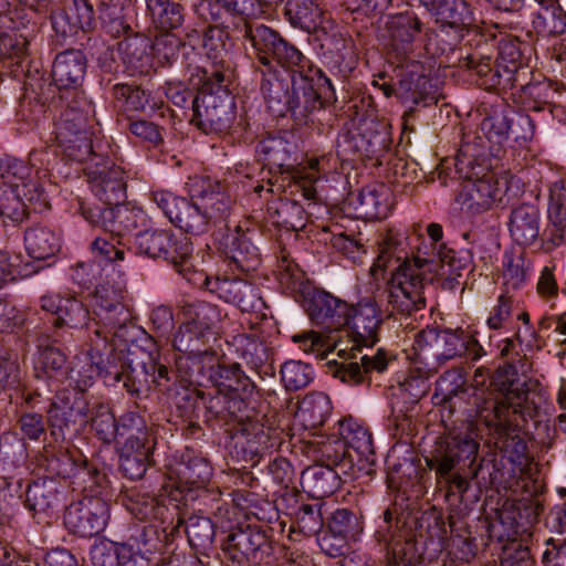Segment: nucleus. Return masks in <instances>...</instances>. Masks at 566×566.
Masks as SVG:
<instances>
[{
	"label": "nucleus",
	"instance_id": "nucleus-36",
	"mask_svg": "<svg viewBox=\"0 0 566 566\" xmlns=\"http://www.w3.org/2000/svg\"><path fill=\"white\" fill-rule=\"evenodd\" d=\"M24 244L29 255L36 260L54 256L61 249L60 237L51 228L42 224L25 230Z\"/></svg>",
	"mask_w": 566,
	"mask_h": 566
},
{
	"label": "nucleus",
	"instance_id": "nucleus-1",
	"mask_svg": "<svg viewBox=\"0 0 566 566\" xmlns=\"http://www.w3.org/2000/svg\"><path fill=\"white\" fill-rule=\"evenodd\" d=\"M243 36L250 42V55L263 65L270 57L291 73V93L287 95L286 109L295 120L306 124L310 116L323 107L321 94L315 90V80L322 81L332 92L334 87L328 77L295 45L287 42L276 30L268 25H245Z\"/></svg>",
	"mask_w": 566,
	"mask_h": 566
},
{
	"label": "nucleus",
	"instance_id": "nucleus-6",
	"mask_svg": "<svg viewBox=\"0 0 566 566\" xmlns=\"http://www.w3.org/2000/svg\"><path fill=\"white\" fill-rule=\"evenodd\" d=\"M137 253L148 258H164L187 280L192 271V244L187 237L176 238L170 230L148 229L135 237Z\"/></svg>",
	"mask_w": 566,
	"mask_h": 566
},
{
	"label": "nucleus",
	"instance_id": "nucleus-59",
	"mask_svg": "<svg viewBox=\"0 0 566 566\" xmlns=\"http://www.w3.org/2000/svg\"><path fill=\"white\" fill-rule=\"evenodd\" d=\"M548 217L560 237H566V181L551 188Z\"/></svg>",
	"mask_w": 566,
	"mask_h": 566
},
{
	"label": "nucleus",
	"instance_id": "nucleus-32",
	"mask_svg": "<svg viewBox=\"0 0 566 566\" xmlns=\"http://www.w3.org/2000/svg\"><path fill=\"white\" fill-rule=\"evenodd\" d=\"M301 485L312 497L324 499L338 489L339 478L329 464H315L302 472Z\"/></svg>",
	"mask_w": 566,
	"mask_h": 566
},
{
	"label": "nucleus",
	"instance_id": "nucleus-14",
	"mask_svg": "<svg viewBox=\"0 0 566 566\" xmlns=\"http://www.w3.org/2000/svg\"><path fill=\"white\" fill-rule=\"evenodd\" d=\"M382 323L380 311L371 298H364L355 305L349 304L346 326L349 327L356 347H373L378 340Z\"/></svg>",
	"mask_w": 566,
	"mask_h": 566
},
{
	"label": "nucleus",
	"instance_id": "nucleus-49",
	"mask_svg": "<svg viewBox=\"0 0 566 566\" xmlns=\"http://www.w3.org/2000/svg\"><path fill=\"white\" fill-rule=\"evenodd\" d=\"M147 10L161 29H176L181 25L184 15L181 7L169 0H145Z\"/></svg>",
	"mask_w": 566,
	"mask_h": 566
},
{
	"label": "nucleus",
	"instance_id": "nucleus-10",
	"mask_svg": "<svg viewBox=\"0 0 566 566\" xmlns=\"http://www.w3.org/2000/svg\"><path fill=\"white\" fill-rule=\"evenodd\" d=\"M422 31V22L415 12L406 11L388 15L380 31V39L399 61L412 51Z\"/></svg>",
	"mask_w": 566,
	"mask_h": 566
},
{
	"label": "nucleus",
	"instance_id": "nucleus-42",
	"mask_svg": "<svg viewBox=\"0 0 566 566\" xmlns=\"http://www.w3.org/2000/svg\"><path fill=\"white\" fill-rule=\"evenodd\" d=\"M398 76L399 82L396 87V96L402 103L419 105L426 102L430 87L427 76L415 71H400Z\"/></svg>",
	"mask_w": 566,
	"mask_h": 566
},
{
	"label": "nucleus",
	"instance_id": "nucleus-7",
	"mask_svg": "<svg viewBox=\"0 0 566 566\" xmlns=\"http://www.w3.org/2000/svg\"><path fill=\"white\" fill-rule=\"evenodd\" d=\"M235 118V104L226 92L218 94L203 87L192 99L190 123L205 134L227 135Z\"/></svg>",
	"mask_w": 566,
	"mask_h": 566
},
{
	"label": "nucleus",
	"instance_id": "nucleus-55",
	"mask_svg": "<svg viewBox=\"0 0 566 566\" xmlns=\"http://www.w3.org/2000/svg\"><path fill=\"white\" fill-rule=\"evenodd\" d=\"M264 416L254 410H250L243 419H241L234 429L237 432L244 436L248 442H253L259 446H266L270 434V427L263 422Z\"/></svg>",
	"mask_w": 566,
	"mask_h": 566
},
{
	"label": "nucleus",
	"instance_id": "nucleus-21",
	"mask_svg": "<svg viewBox=\"0 0 566 566\" xmlns=\"http://www.w3.org/2000/svg\"><path fill=\"white\" fill-rule=\"evenodd\" d=\"M52 80L63 93L78 92L86 73V57L80 50H65L55 56L52 65Z\"/></svg>",
	"mask_w": 566,
	"mask_h": 566
},
{
	"label": "nucleus",
	"instance_id": "nucleus-27",
	"mask_svg": "<svg viewBox=\"0 0 566 566\" xmlns=\"http://www.w3.org/2000/svg\"><path fill=\"white\" fill-rule=\"evenodd\" d=\"M90 349L86 358L90 360L84 365L78 360L67 373V377L76 385L78 390L84 391L92 385L94 375L103 368V356L108 349L107 337L102 335L99 329H94L93 336L88 338Z\"/></svg>",
	"mask_w": 566,
	"mask_h": 566
},
{
	"label": "nucleus",
	"instance_id": "nucleus-40",
	"mask_svg": "<svg viewBox=\"0 0 566 566\" xmlns=\"http://www.w3.org/2000/svg\"><path fill=\"white\" fill-rule=\"evenodd\" d=\"M177 473L180 484L188 489H202L209 482L212 469L205 458L187 451L182 454Z\"/></svg>",
	"mask_w": 566,
	"mask_h": 566
},
{
	"label": "nucleus",
	"instance_id": "nucleus-48",
	"mask_svg": "<svg viewBox=\"0 0 566 566\" xmlns=\"http://www.w3.org/2000/svg\"><path fill=\"white\" fill-rule=\"evenodd\" d=\"M532 264L527 261L523 253L505 254L503 262V285L504 293L521 289L528 276Z\"/></svg>",
	"mask_w": 566,
	"mask_h": 566
},
{
	"label": "nucleus",
	"instance_id": "nucleus-45",
	"mask_svg": "<svg viewBox=\"0 0 566 566\" xmlns=\"http://www.w3.org/2000/svg\"><path fill=\"white\" fill-rule=\"evenodd\" d=\"M127 510L139 521H164L167 507L155 495L132 492L126 503Z\"/></svg>",
	"mask_w": 566,
	"mask_h": 566
},
{
	"label": "nucleus",
	"instance_id": "nucleus-3",
	"mask_svg": "<svg viewBox=\"0 0 566 566\" xmlns=\"http://www.w3.org/2000/svg\"><path fill=\"white\" fill-rule=\"evenodd\" d=\"M518 363L520 367L509 361L496 369L491 381L496 394L476 403V417L481 423L494 424L499 419H506L507 422L515 424L522 415H533V403L528 398L526 382L518 376L520 371H527L530 364L525 358Z\"/></svg>",
	"mask_w": 566,
	"mask_h": 566
},
{
	"label": "nucleus",
	"instance_id": "nucleus-24",
	"mask_svg": "<svg viewBox=\"0 0 566 566\" xmlns=\"http://www.w3.org/2000/svg\"><path fill=\"white\" fill-rule=\"evenodd\" d=\"M93 321L101 326L96 329H99L102 335L108 338V335L112 334L123 343H134L139 332L134 322L133 313L125 303L107 311H101L99 314L93 316Z\"/></svg>",
	"mask_w": 566,
	"mask_h": 566
},
{
	"label": "nucleus",
	"instance_id": "nucleus-23",
	"mask_svg": "<svg viewBox=\"0 0 566 566\" xmlns=\"http://www.w3.org/2000/svg\"><path fill=\"white\" fill-rule=\"evenodd\" d=\"M285 14L292 25L308 33L332 28V17L322 8L319 0H287Z\"/></svg>",
	"mask_w": 566,
	"mask_h": 566
},
{
	"label": "nucleus",
	"instance_id": "nucleus-56",
	"mask_svg": "<svg viewBox=\"0 0 566 566\" xmlns=\"http://www.w3.org/2000/svg\"><path fill=\"white\" fill-rule=\"evenodd\" d=\"M126 291L118 285L104 282L97 285L91 297V306L93 316L99 314L101 311H107L111 307L125 303Z\"/></svg>",
	"mask_w": 566,
	"mask_h": 566
},
{
	"label": "nucleus",
	"instance_id": "nucleus-38",
	"mask_svg": "<svg viewBox=\"0 0 566 566\" xmlns=\"http://www.w3.org/2000/svg\"><path fill=\"white\" fill-rule=\"evenodd\" d=\"M59 504V492L53 481H34L25 493V506L33 517L48 516Z\"/></svg>",
	"mask_w": 566,
	"mask_h": 566
},
{
	"label": "nucleus",
	"instance_id": "nucleus-60",
	"mask_svg": "<svg viewBox=\"0 0 566 566\" xmlns=\"http://www.w3.org/2000/svg\"><path fill=\"white\" fill-rule=\"evenodd\" d=\"M25 217V205L20 193L13 189L0 186V226L7 220L20 222Z\"/></svg>",
	"mask_w": 566,
	"mask_h": 566
},
{
	"label": "nucleus",
	"instance_id": "nucleus-33",
	"mask_svg": "<svg viewBox=\"0 0 566 566\" xmlns=\"http://www.w3.org/2000/svg\"><path fill=\"white\" fill-rule=\"evenodd\" d=\"M509 226L516 243L530 245L539 233V212L532 205H521L512 210Z\"/></svg>",
	"mask_w": 566,
	"mask_h": 566
},
{
	"label": "nucleus",
	"instance_id": "nucleus-28",
	"mask_svg": "<svg viewBox=\"0 0 566 566\" xmlns=\"http://www.w3.org/2000/svg\"><path fill=\"white\" fill-rule=\"evenodd\" d=\"M268 543L266 535L258 527L248 526L232 531L223 543V552L232 562L241 564L244 559L254 557Z\"/></svg>",
	"mask_w": 566,
	"mask_h": 566
},
{
	"label": "nucleus",
	"instance_id": "nucleus-4",
	"mask_svg": "<svg viewBox=\"0 0 566 566\" xmlns=\"http://www.w3.org/2000/svg\"><path fill=\"white\" fill-rule=\"evenodd\" d=\"M430 263L419 256L406 259L388 282L387 302L392 311L410 315L424 308V289L431 281Z\"/></svg>",
	"mask_w": 566,
	"mask_h": 566
},
{
	"label": "nucleus",
	"instance_id": "nucleus-57",
	"mask_svg": "<svg viewBox=\"0 0 566 566\" xmlns=\"http://www.w3.org/2000/svg\"><path fill=\"white\" fill-rule=\"evenodd\" d=\"M64 18L70 24V31L88 30L94 21L93 7L87 0H66Z\"/></svg>",
	"mask_w": 566,
	"mask_h": 566
},
{
	"label": "nucleus",
	"instance_id": "nucleus-54",
	"mask_svg": "<svg viewBox=\"0 0 566 566\" xmlns=\"http://www.w3.org/2000/svg\"><path fill=\"white\" fill-rule=\"evenodd\" d=\"M90 312L84 304L74 295L64 297L62 308H60L59 317L54 319L55 327L67 326L70 328H80L87 324Z\"/></svg>",
	"mask_w": 566,
	"mask_h": 566
},
{
	"label": "nucleus",
	"instance_id": "nucleus-44",
	"mask_svg": "<svg viewBox=\"0 0 566 566\" xmlns=\"http://www.w3.org/2000/svg\"><path fill=\"white\" fill-rule=\"evenodd\" d=\"M387 198L388 191L385 185H369L364 187L356 196L355 208L365 218H382L386 214Z\"/></svg>",
	"mask_w": 566,
	"mask_h": 566
},
{
	"label": "nucleus",
	"instance_id": "nucleus-31",
	"mask_svg": "<svg viewBox=\"0 0 566 566\" xmlns=\"http://www.w3.org/2000/svg\"><path fill=\"white\" fill-rule=\"evenodd\" d=\"M332 401L322 391H313L303 397L298 402L295 417L307 430L322 427L332 413Z\"/></svg>",
	"mask_w": 566,
	"mask_h": 566
},
{
	"label": "nucleus",
	"instance_id": "nucleus-52",
	"mask_svg": "<svg viewBox=\"0 0 566 566\" xmlns=\"http://www.w3.org/2000/svg\"><path fill=\"white\" fill-rule=\"evenodd\" d=\"M202 48L213 64L223 66L228 57V33L218 25L209 27L203 33Z\"/></svg>",
	"mask_w": 566,
	"mask_h": 566
},
{
	"label": "nucleus",
	"instance_id": "nucleus-2",
	"mask_svg": "<svg viewBox=\"0 0 566 566\" xmlns=\"http://www.w3.org/2000/svg\"><path fill=\"white\" fill-rule=\"evenodd\" d=\"M479 449V442L468 433L448 434L424 458L426 465L434 472L437 485L446 489L448 495L463 497L469 491L470 480L482 469Z\"/></svg>",
	"mask_w": 566,
	"mask_h": 566
},
{
	"label": "nucleus",
	"instance_id": "nucleus-51",
	"mask_svg": "<svg viewBox=\"0 0 566 566\" xmlns=\"http://www.w3.org/2000/svg\"><path fill=\"white\" fill-rule=\"evenodd\" d=\"M189 544L197 549L208 548L214 538V526L209 517L191 515L185 522Z\"/></svg>",
	"mask_w": 566,
	"mask_h": 566
},
{
	"label": "nucleus",
	"instance_id": "nucleus-43",
	"mask_svg": "<svg viewBox=\"0 0 566 566\" xmlns=\"http://www.w3.org/2000/svg\"><path fill=\"white\" fill-rule=\"evenodd\" d=\"M170 222L192 234H200L209 229L208 219L205 217L198 198L196 202H190L184 198L177 211H174Z\"/></svg>",
	"mask_w": 566,
	"mask_h": 566
},
{
	"label": "nucleus",
	"instance_id": "nucleus-9",
	"mask_svg": "<svg viewBox=\"0 0 566 566\" xmlns=\"http://www.w3.org/2000/svg\"><path fill=\"white\" fill-rule=\"evenodd\" d=\"M109 517L108 504L102 497L87 496L71 503L64 513V525L80 537H93L104 531Z\"/></svg>",
	"mask_w": 566,
	"mask_h": 566
},
{
	"label": "nucleus",
	"instance_id": "nucleus-25",
	"mask_svg": "<svg viewBox=\"0 0 566 566\" xmlns=\"http://www.w3.org/2000/svg\"><path fill=\"white\" fill-rule=\"evenodd\" d=\"M91 188L103 207L119 203L126 199L125 171L116 165L95 169L91 174Z\"/></svg>",
	"mask_w": 566,
	"mask_h": 566
},
{
	"label": "nucleus",
	"instance_id": "nucleus-22",
	"mask_svg": "<svg viewBox=\"0 0 566 566\" xmlns=\"http://www.w3.org/2000/svg\"><path fill=\"white\" fill-rule=\"evenodd\" d=\"M200 6L202 9L208 11L211 20L218 23H224V19L227 17L241 18L244 23L240 28V33L243 39L245 50H249L248 44L250 45V42L243 36L244 27H256L258 24H251L247 22V20L259 18L265 11L261 10L258 0H203Z\"/></svg>",
	"mask_w": 566,
	"mask_h": 566
},
{
	"label": "nucleus",
	"instance_id": "nucleus-26",
	"mask_svg": "<svg viewBox=\"0 0 566 566\" xmlns=\"http://www.w3.org/2000/svg\"><path fill=\"white\" fill-rule=\"evenodd\" d=\"M262 69H259L262 74L261 81V93L266 102L268 108L276 116L285 114L286 101L289 95V88L291 84V75L282 77L281 72L276 69V59L270 57L269 65H263L256 61Z\"/></svg>",
	"mask_w": 566,
	"mask_h": 566
},
{
	"label": "nucleus",
	"instance_id": "nucleus-8",
	"mask_svg": "<svg viewBox=\"0 0 566 566\" xmlns=\"http://www.w3.org/2000/svg\"><path fill=\"white\" fill-rule=\"evenodd\" d=\"M187 281L195 286L205 287L227 303L234 304L243 312L256 311L261 303L258 290L248 281L238 277H210L203 272L192 270Z\"/></svg>",
	"mask_w": 566,
	"mask_h": 566
},
{
	"label": "nucleus",
	"instance_id": "nucleus-35",
	"mask_svg": "<svg viewBox=\"0 0 566 566\" xmlns=\"http://www.w3.org/2000/svg\"><path fill=\"white\" fill-rule=\"evenodd\" d=\"M209 338L202 332H198L189 326L186 322L178 328L172 339L174 348L187 355L189 358H198L213 363L216 355L208 347Z\"/></svg>",
	"mask_w": 566,
	"mask_h": 566
},
{
	"label": "nucleus",
	"instance_id": "nucleus-37",
	"mask_svg": "<svg viewBox=\"0 0 566 566\" xmlns=\"http://www.w3.org/2000/svg\"><path fill=\"white\" fill-rule=\"evenodd\" d=\"M464 66L475 72L480 86L485 90L513 87L510 83V71H503L501 64L493 65L490 56L470 55L463 61Z\"/></svg>",
	"mask_w": 566,
	"mask_h": 566
},
{
	"label": "nucleus",
	"instance_id": "nucleus-17",
	"mask_svg": "<svg viewBox=\"0 0 566 566\" xmlns=\"http://www.w3.org/2000/svg\"><path fill=\"white\" fill-rule=\"evenodd\" d=\"M34 27L29 25L17 12L0 15V54L21 61L30 54Z\"/></svg>",
	"mask_w": 566,
	"mask_h": 566
},
{
	"label": "nucleus",
	"instance_id": "nucleus-15",
	"mask_svg": "<svg viewBox=\"0 0 566 566\" xmlns=\"http://www.w3.org/2000/svg\"><path fill=\"white\" fill-rule=\"evenodd\" d=\"M464 179L458 201L463 209L472 213L490 209L504 193V185L494 174H486L478 179L465 176Z\"/></svg>",
	"mask_w": 566,
	"mask_h": 566
},
{
	"label": "nucleus",
	"instance_id": "nucleus-53",
	"mask_svg": "<svg viewBox=\"0 0 566 566\" xmlns=\"http://www.w3.org/2000/svg\"><path fill=\"white\" fill-rule=\"evenodd\" d=\"M30 176L31 168L22 160L9 156L0 157V178L2 180L0 186L13 189L15 193H19V186H25Z\"/></svg>",
	"mask_w": 566,
	"mask_h": 566
},
{
	"label": "nucleus",
	"instance_id": "nucleus-34",
	"mask_svg": "<svg viewBox=\"0 0 566 566\" xmlns=\"http://www.w3.org/2000/svg\"><path fill=\"white\" fill-rule=\"evenodd\" d=\"M200 207L208 219V227L219 224L227 220L231 211V198L226 193L220 184L207 182L198 196Z\"/></svg>",
	"mask_w": 566,
	"mask_h": 566
},
{
	"label": "nucleus",
	"instance_id": "nucleus-19",
	"mask_svg": "<svg viewBox=\"0 0 566 566\" xmlns=\"http://www.w3.org/2000/svg\"><path fill=\"white\" fill-rule=\"evenodd\" d=\"M60 106L62 111L55 124L57 140H69L72 134L90 130L88 117L92 106L81 92L61 94Z\"/></svg>",
	"mask_w": 566,
	"mask_h": 566
},
{
	"label": "nucleus",
	"instance_id": "nucleus-47",
	"mask_svg": "<svg viewBox=\"0 0 566 566\" xmlns=\"http://www.w3.org/2000/svg\"><path fill=\"white\" fill-rule=\"evenodd\" d=\"M339 436L345 443V448L353 449L357 454L367 458L374 453L371 433L357 421L353 419L340 421Z\"/></svg>",
	"mask_w": 566,
	"mask_h": 566
},
{
	"label": "nucleus",
	"instance_id": "nucleus-46",
	"mask_svg": "<svg viewBox=\"0 0 566 566\" xmlns=\"http://www.w3.org/2000/svg\"><path fill=\"white\" fill-rule=\"evenodd\" d=\"M430 13L452 28L470 27L474 22L472 10L465 0H442Z\"/></svg>",
	"mask_w": 566,
	"mask_h": 566
},
{
	"label": "nucleus",
	"instance_id": "nucleus-61",
	"mask_svg": "<svg viewBox=\"0 0 566 566\" xmlns=\"http://www.w3.org/2000/svg\"><path fill=\"white\" fill-rule=\"evenodd\" d=\"M292 340L298 344V347L308 354H314L322 359L326 358L336 344L327 337L315 331L302 332L292 336Z\"/></svg>",
	"mask_w": 566,
	"mask_h": 566
},
{
	"label": "nucleus",
	"instance_id": "nucleus-62",
	"mask_svg": "<svg viewBox=\"0 0 566 566\" xmlns=\"http://www.w3.org/2000/svg\"><path fill=\"white\" fill-rule=\"evenodd\" d=\"M308 444L314 449V452L317 453V457L325 459L331 467L332 464L338 465L347 452L342 437H317V439L310 441Z\"/></svg>",
	"mask_w": 566,
	"mask_h": 566
},
{
	"label": "nucleus",
	"instance_id": "nucleus-41",
	"mask_svg": "<svg viewBox=\"0 0 566 566\" xmlns=\"http://www.w3.org/2000/svg\"><path fill=\"white\" fill-rule=\"evenodd\" d=\"M88 422L95 437L105 444H111L117 436H122V418L117 421L107 405L95 403L90 409Z\"/></svg>",
	"mask_w": 566,
	"mask_h": 566
},
{
	"label": "nucleus",
	"instance_id": "nucleus-20",
	"mask_svg": "<svg viewBox=\"0 0 566 566\" xmlns=\"http://www.w3.org/2000/svg\"><path fill=\"white\" fill-rule=\"evenodd\" d=\"M218 242L219 249L229 260L230 265L237 270L248 273L255 271L261 264L259 249L240 227L222 234Z\"/></svg>",
	"mask_w": 566,
	"mask_h": 566
},
{
	"label": "nucleus",
	"instance_id": "nucleus-63",
	"mask_svg": "<svg viewBox=\"0 0 566 566\" xmlns=\"http://www.w3.org/2000/svg\"><path fill=\"white\" fill-rule=\"evenodd\" d=\"M496 63L501 64V69L503 71H510V83L512 86H515L517 82L518 70L522 65V53L518 42L512 40L501 41Z\"/></svg>",
	"mask_w": 566,
	"mask_h": 566
},
{
	"label": "nucleus",
	"instance_id": "nucleus-5",
	"mask_svg": "<svg viewBox=\"0 0 566 566\" xmlns=\"http://www.w3.org/2000/svg\"><path fill=\"white\" fill-rule=\"evenodd\" d=\"M122 436H126V440L119 450V469L130 480L142 479L154 462L156 437L136 412L122 416Z\"/></svg>",
	"mask_w": 566,
	"mask_h": 566
},
{
	"label": "nucleus",
	"instance_id": "nucleus-11",
	"mask_svg": "<svg viewBox=\"0 0 566 566\" xmlns=\"http://www.w3.org/2000/svg\"><path fill=\"white\" fill-rule=\"evenodd\" d=\"M82 214L93 227L108 232L109 238L117 243L119 238L135 230L143 219L140 210L119 203L108 207H83Z\"/></svg>",
	"mask_w": 566,
	"mask_h": 566
},
{
	"label": "nucleus",
	"instance_id": "nucleus-39",
	"mask_svg": "<svg viewBox=\"0 0 566 566\" xmlns=\"http://www.w3.org/2000/svg\"><path fill=\"white\" fill-rule=\"evenodd\" d=\"M186 323L210 338L214 334L218 323L221 321V312L218 306L205 302L193 301L182 306Z\"/></svg>",
	"mask_w": 566,
	"mask_h": 566
},
{
	"label": "nucleus",
	"instance_id": "nucleus-29",
	"mask_svg": "<svg viewBox=\"0 0 566 566\" xmlns=\"http://www.w3.org/2000/svg\"><path fill=\"white\" fill-rule=\"evenodd\" d=\"M531 417L532 415H522V418L516 419L515 424L507 422L506 419H499L494 424H483L489 429L490 434L494 437L497 448L515 461L526 453V443L518 436L517 431L527 418Z\"/></svg>",
	"mask_w": 566,
	"mask_h": 566
},
{
	"label": "nucleus",
	"instance_id": "nucleus-13",
	"mask_svg": "<svg viewBox=\"0 0 566 566\" xmlns=\"http://www.w3.org/2000/svg\"><path fill=\"white\" fill-rule=\"evenodd\" d=\"M114 379L122 381L127 392L135 397L148 396L154 388H166L170 380L168 368L151 359L124 367L114 375Z\"/></svg>",
	"mask_w": 566,
	"mask_h": 566
},
{
	"label": "nucleus",
	"instance_id": "nucleus-50",
	"mask_svg": "<svg viewBox=\"0 0 566 566\" xmlns=\"http://www.w3.org/2000/svg\"><path fill=\"white\" fill-rule=\"evenodd\" d=\"M286 390L296 391L308 386L314 379V369L301 360H287L280 370Z\"/></svg>",
	"mask_w": 566,
	"mask_h": 566
},
{
	"label": "nucleus",
	"instance_id": "nucleus-30",
	"mask_svg": "<svg viewBox=\"0 0 566 566\" xmlns=\"http://www.w3.org/2000/svg\"><path fill=\"white\" fill-rule=\"evenodd\" d=\"M387 363L385 353L378 349L374 356H363L360 364L347 363L336 365L333 375L342 382L350 386L369 384V373L374 370L378 373L384 371L387 368Z\"/></svg>",
	"mask_w": 566,
	"mask_h": 566
},
{
	"label": "nucleus",
	"instance_id": "nucleus-12",
	"mask_svg": "<svg viewBox=\"0 0 566 566\" xmlns=\"http://www.w3.org/2000/svg\"><path fill=\"white\" fill-rule=\"evenodd\" d=\"M305 310L313 324L328 332L346 326L349 304L324 290L306 293Z\"/></svg>",
	"mask_w": 566,
	"mask_h": 566
},
{
	"label": "nucleus",
	"instance_id": "nucleus-58",
	"mask_svg": "<svg viewBox=\"0 0 566 566\" xmlns=\"http://www.w3.org/2000/svg\"><path fill=\"white\" fill-rule=\"evenodd\" d=\"M523 87V85H521ZM524 94L526 99L524 102L525 108L532 112H542L547 109L552 112L553 98L556 92L548 83H533L524 86Z\"/></svg>",
	"mask_w": 566,
	"mask_h": 566
},
{
	"label": "nucleus",
	"instance_id": "nucleus-64",
	"mask_svg": "<svg viewBox=\"0 0 566 566\" xmlns=\"http://www.w3.org/2000/svg\"><path fill=\"white\" fill-rule=\"evenodd\" d=\"M279 282L290 293H305V273L300 266L287 258H283L279 264Z\"/></svg>",
	"mask_w": 566,
	"mask_h": 566
},
{
	"label": "nucleus",
	"instance_id": "nucleus-18",
	"mask_svg": "<svg viewBox=\"0 0 566 566\" xmlns=\"http://www.w3.org/2000/svg\"><path fill=\"white\" fill-rule=\"evenodd\" d=\"M87 402L82 395L63 390L57 392L48 409V423L55 430L62 432L71 426H83L88 423Z\"/></svg>",
	"mask_w": 566,
	"mask_h": 566
},
{
	"label": "nucleus",
	"instance_id": "nucleus-16",
	"mask_svg": "<svg viewBox=\"0 0 566 566\" xmlns=\"http://www.w3.org/2000/svg\"><path fill=\"white\" fill-rule=\"evenodd\" d=\"M464 331L426 328L416 334L415 345L420 350H428L439 363H446L463 356Z\"/></svg>",
	"mask_w": 566,
	"mask_h": 566
}]
</instances>
